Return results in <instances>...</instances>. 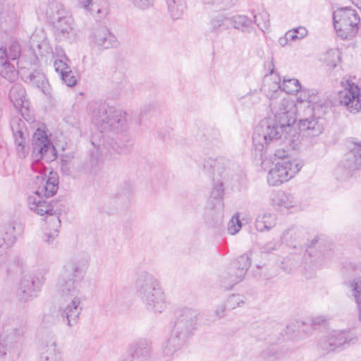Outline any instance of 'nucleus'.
<instances>
[{
	"label": "nucleus",
	"mask_w": 361,
	"mask_h": 361,
	"mask_svg": "<svg viewBox=\"0 0 361 361\" xmlns=\"http://www.w3.org/2000/svg\"><path fill=\"white\" fill-rule=\"evenodd\" d=\"M310 96L308 90H302L298 98V104L289 97L283 98L277 104L271 102L274 118L257 126L252 135L253 145L260 152V156L269 142L274 140H281L293 147L297 145L299 134L293 124L296 121L297 114H300L299 111Z\"/></svg>",
	"instance_id": "obj_1"
},
{
	"label": "nucleus",
	"mask_w": 361,
	"mask_h": 361,
	"mask_svg": "<svg viewBox=\"0 0 361 361\" xmlns=\"http://www.w3.org/2000/svg\"><path fill=\"white\" fill-rule=\"evenodd\" d=\"M32 169L36 175L33 177V183L36 190L27 198V205L30 210L39 215H52L53 207L45 201L43 197H49L54 195L58 190V178L56 173H49L46 179L43 173V166L40 161L46 159L51 161L56 159V153L54 146L48 137L44 129L37 128L32 137Z\"/></svg>",
	"instance_id": "obj_2"
},
{
	"label": "nucleus",
	"mask_w": 361,
	"mask_h": 361,
	"mask_svg": "<svg viewBox=\"0 0 361 361\" xmlns=\"http://www.w3.org/2000/svg\"><path fill=\"white\" fill-rule=\"evenodd\" d=\"M92 120L105 133L103 145L118 154L128 150L126 113L106 104L96 105L92 111Z\"/></svg>",
	"instance_id": "obj_3"
},
{
	"label": "nucleus",
	"mask_w": 361,
	"mask_h": 361,
	"mask_svg": "<svg viewBox=\"0 0 361 361\" xmlns=\"http://www.w3.org/2000/svg\"><path fill=\"white\" fill-rule=\"evenodd\" d=\"M197 312L192 309H184L177 313L174 324L167 338L161 346L165 357H171L182 349L197 326Z\"/></svg>",
	"instance_id": "obj_4"
},
{
	"label": "nucleus",
	"mask_w": 361,
	"mask_h": 361,
	"mask_svg": "<svg viewBox=\"0 0 361 361\" xmlns=\"http://www.w3.org/2000/svg\"><path fill=\"white\" fill-rule=\"evenodd\" d=\"M138 297L147 310L154 313H161L166 307L165 295L159 282L149 273L139 272L135 281Z\"/></svg>",
	"instance_id": "obj_5"
},
{
	"label": "nucleus",
	"mask_w": 361,
	"mask_h": 361,
	"mask_svg": "<svg viewBox=\"0 0 361 361\" xmlns=\"http://www.w3.org/2000/svg\"><path fill=\"white\" fill-rule=\"evenodd\" d=\"M87 264L88 260L82 257H73L65 262L56 283L59 295L79 291L77 284L83 279Z\"/></svg>",
	"instance_id": "obj_6"
},
{
	"label": "nucleus",
	"mask_w": 361,
	"mask_h": 361,
	"mask_svg": "<svg viewBox=\"0 0 361 361\" xmlns=\"http://www.w3.org/2000/svg\"><path fill=\"white\" fill-rule=\"evenodd\" d=\"M203 169L212 174V197L215 199L221 198L224 192V184L227 183L231 177L229 160L222 156L215 158L210 157L204 159Z\"/></svg>",
	"instance_id": "obj_7"
},
{
	"label": "nucleus",
	"mask_w": 361,
	"mask_h": 361,
	"mask_svg": "<svg viewBox=\"0 0 361 361\" xmlns=\"http://www.w3.org/2000/svg\"><path fill=\"white\" fill-rule=\"evenodd\" d=\"M358 338L350 329H331L321 336L317 343V350L326 355L336 350H343L355 344Z\"/></svg>",
	"instance_id": "obj_8"
},
{
	"label": "nucleus",
	"mask_w": 361,
	"mask_h": 361,
	"mask_svg": "<svg viewBox=\"0 0 361 361\" xmlns=\"http://www.w3.org/2000/svg\"><path fill=\"white\" fill-rule=\"evenodd\" d=\"M24 330L16 319H7L2 324L0 334V361H13L9 350L23 340Z\"/></svg>",
	"instance_id": "obj_9"
},
{
	"label": "nucleus",
	"mask_w": 361,
	"mask_h": 361,
	"mask_svg": "<svg viewBox=\"0 0 361 361\" xmlns=\"http://www.w3.org/2000/svg\"><path fill=\"white\" fill-rule=\"evenodd\" d=\"M334 26L337 35L341 39H351L358 31L360 17L350 8H340L333 14Z\"/></svg>",
	"instance_id": "obj_10"
},
{
	"label": "nucleus",
	"mask_w": 361,
	"mask_h": 361,
	"mask_svg": "<svg viewBox=\"0 0 361 361\" xmlns=\"http://www.w3.org/2000/svg\"><path fill=\"white\" fill-rule=\"evenodd\" d=\"M47 15L54 24L57 39L64 41L69 39L73 32V20L67 14L63 5L51 2L47 11Z\"/></svg>",
	"instance_id": "obj_11"
},
{
	"label": "nucleus",
	"mask_w": 361,
	"mask_h": 361,
	"mask_svg": "<svg viewBox=\"0 0 361 361\" xmlns=\"http://www.w3.org/2000/svg\"><path fill=\"white\" fill-rule=\"evenodd\" d=\"M301 168L302 165L297 160H279L269 171L267 182L269 185L279 186L293 178Z\"/></svg>",
	"instance_id": "obj_12"
},
{
	"label": "nucleus",
	"mask_w": 361,
	"mask_h": 361,
	"mask_svg": "<svg viewBox=\"0 0 361 361\" xmlns=\"http://www.w3.org/2000/svg\"><path fill=\"white\" fill-rule=\"evenodd\" d=\"M352 145L351 152L335 169L334 176L338 180L345 181L352 177L355 171H361V141H353Z\"/></svg>",
	"instance_id": "obj_13"
},
{
	"label": "nucleus",
	"mask_w": 361,
	"mask_h": 361,
	"mask_svg": "<svg viewBox=\"0 0 361 361\" xmlns=\"http://www.w3.org/2000/svg\"><path fill=\"white\" fill-rule=\"evenodd\" d=\"M45 281L44 276L39 272L23 276L16 288V297L21 302H25L37 296Z\"/></svg>",
	"instance_id": "obj_14"
},
{
	"label": "nucleus",
	"mask_w": 361,
	"mask_h": 361,
	"mask_svg": "<svg viewBox=\"0 0 361 361\" xmlns=\"http://www.w3.org/2000/svg\"><path fill=\"white\" fill-rule=\"evenodd\" d=\"M343 89L338 92V100L350 113L355 114L361 110L360 89L350 80L341 81Z\"/></svg>",
	"instance_id": "obj_15"
},
{
	"label": "nucleus",
	"mask_w": 361,
	"mask_h": 361,
	"mask_svg": "<svg viewBox=\"0 0 361 361\" xmlns=\"http://www.w3.org/2000/svg\"><path fill=\"white\" fill-rule=\"evenodd\" d=\"M313 102V98L310 96L308 101L304 103L305 114L307 117L300 118L298 123V129L307 137L318 136L324 130V118L316 117L313 114L314 111V108L312 105Z\"/></svg>",
	"instance_id": "obj_16"
},
{
	"label": "nucleus",
	"mask_w": 361,
	"mask_h": 361,
	"mask_svg": "<svg viewBox=\"0 0 361 361\" xmlns=\"http://www.w3.org/2000/svg\"><path fill=\"white\" fill-rule=\"evenodd\" d=\"M66 301V305L61 309V317L69 326L76 325L82 311V300L84 298L80 291L67 295H60Z\"/></svg>",
	"instance_id": "obj_17"
},
{
	"label": "nucleus",
	"mask_w": 361,
	"mask_h": 361,
	"mask_svg": "<svg viewBox=\"0 0 361 361\" xmlns=\"http://www.w3.org/2000/svg\"><path fill=\"white\" fill-rule=\"evenodd\" d=\"M88 44L92 50L103 51L116 46V39L106 26L99 25L90 31Z\"/></svg>",
	"instance_id": "obj_18"
},
{
	"label": "nucleus",
	"mask_w": 361,
	"mask_h": 361,
	"mask_svg": "<svg viewBox=\"0 0 361 361\" xmlns=\"http://www.w3.org/2000/svg\"><path fill=\"white\" fill-rule=\"evenodd\" d=\"M11 127L16 154L20 159H25L30 153V147L27 144V133L24 122L19 118H14L11 121Z\"/></svg>",
	"instance_id": "obj_19"
},
{
	"label": "nucleus",
	"mask_w": 361,
	"mask_h": 361,
	"mask_svg": "<svg viewBox=\"0 0 361 361\" xmlns=\"http://www.w3.org/2000/svg\"><path fill=\"white\" fill-rule=\"evenodd\" d=\"M38 361H63L61 350L54 334H47L42 338Z\"/></svg>",
	"instance_id": "obj_20"
},
{
	"label": "nucleus",
	"mask_w": 361,
	"mask_h": 361,
	"mask_svg": "<svg viewBox=\"0 0 361 361\" xmlns=\"http://www.w3.org/2000/svg\"><path fill=\"white\" fill-rule=\"evenodd\" d=\"M15 230L13 224L0 226V256L4 255V258L8 257V250L16 243Z\"/></svg>",
	"instance_id": "obj_21"
},
{
	"label": "nucleus",
	"mask_w": 361,
	"mask_h": 361,
	"mask_svg": "<svg viewBox=\"0 0 361 361\" xmlns=\"http://www.w3.org/2000/svg\"><path fill=\"white\" fill-rule=\"evenodd\" d=\"M151 351V342L147 339L136 341L128 348L133 361H149Z\"/></svg>",
	"instance_id": "obj_22"
},
{
	"label": "nucleus",
	"mask_w": 361,
	"mask_h": 361,
	"mask_svg": "<svg viewBox=\"0 0 361 361\" xmlns=\"http://www.w3.org/2000/svg\"><path fill=\"white\" fill-rule=\"evenodd\" d=\"M77 1L80 7L89 12L97 20L104 18L109 13V7L106 0Z\"/></svg>",
	"instance_id": "obj_23"
},
{
	"label": "nucleus",
	"mask_w": 361,
	"mask_h": 361,
	"mask_svg": "<svg viewBox=\"0 0 361 361\" xmlns=\"http://www.w3.org/2000/svg\"><path fill=\"white\" fill-rule=\"evenodd\" d=\"M262 90L270 100L279 98L283 92L280 77L271 72L270 75L264 78Z\"/></svg>",
	"instance_id": "obj_24"
},
{
	"label": "nucleus",
	"mask_w": 361,
	"mask_h": 361,
	"mask_svg": "<svg viewBox=\"0 0 361 361\" xmlns=\"http://www.w3.org/2000/svg\"><path fill=\"white\" fill-rule=\"evenodd\" d=\"M271 203L273 206L292 208L295 205L293 196L283 190L274 191L270 196Z\"/></svg>",
	"instance_id": "obj_25"
},
{
	"label": "nucleus",
	"mask_w": 361,
	"mask_h": 361,
	"mask_svg": "<svg viewBox=\"0 0 361 361\" xmlns=\"http://www.w3.org/2000/svg\"><path fill=\"white\" fill-rule=\"evenodd\" d=\"M243 279L235 272L234 267H228L219 276L220 286L224 289L231 288Z\"/></svg>",
	"instance_id": "obj_26"
},
{
	"label": "nucleus",
	"mask_w": 361,
	"mask_h": 361,
	"mask_svg": "<svg viewBox=\"0 0 361 361\" xmlns=\"http://www.w3.org/2000/svg\"><path fill=\"white\" fill-rule=\"evenodd\" d=\"M9 99L16 109L23 107L27 102V94L25 88L20 84H14L9 92Z\"/></svg>",
	"instance_id": "obj_27"
},
{
	"label": "nucleus",
	"mask_w": 361,
	"mask_h": 361,
	"mask_svg": "<svg viewBox=\"0 0 361 361\" xmlns=\"http://www.w3.org/2000/svg\"><path fill=\"white\" fill-rule=\"evenodd\" d=\"M21 53V47L18 42L12 41L7 46L0 47V59L16 62Z\"/></svg>",
	"instance_id": "obj_28"
},
{
	"label": "nucleus",
	"mask_w": 361,
	"mask_h": 361,
	"mask_svg": "<svg viewBox=\"0 0 361 361\" xmlns=\"http://www.w3.org/2000/svg\"><path fill=\"white\" fill-rule=\"evenodd\" d=\"M276 222V216L274 214L265 213L259 215L255 221V228L258 231H268L272 228Z\"/></svg>",
	"instance_id": "obj_29"
},
{
	"label": "nucleus",
	"mask_w": 361,
	"mask_h": 361,
	"mask_svg": "<svg viewBox=\"0 0 361 361\" xmlns=\"http://www.w3.org/2000/svg\"><path fill=\"white\" fill-rule=\"evenodd\" d=\"M18 62H13L7 59H0V74L5 79L13 81L18 76V71L16 68Z\"/></svg>",
	"instance_id": "obj_30"
},
{
	"label": "nucleus",
	"mask_w": 361,
	"mask_h": 361,
	"mask_svg": "<svg viewBox=\"0 0 361 361\" xmlns=\"http://www.w3.org/2000/svg\"><path fill=\"white\" fill-rule=\"evenodd\" d=\"M25 81L46 93L48 91V85L45 75L39 71L30 73L25 78Z\"/></svg>",
	"instance_id": "obj_31"
},
{
	"label": "nucleus",
	"mask_w": 361,
	"mask_h": 361,
	"mask_svg": "<svg viewBox=\"0 0 361 361\" xmlns=\"http://www.w3.org/2000/svg\"><path fill=\"white\" fill-rule=\"evenodd\" d=\"M250 264V256L248 253H245L238 257L228 267H234L235 272L243 279Z\"/></svg>",
	"instance_id": "obj_32"
},
{
	"label": "nucleus",
	"mask_w": 361,
	"mask_h": 361,
	"mask_svg": "<svg viewBox=\"0 0 361 361\" xmlns=\"http://www.w3.org/2000/svg\"><path fill=\"white\" fill-rule=\"evenodd\" d=\"M302 238L301 231L296 227H291L283 231L281 235V241L289 247H296L297 243Z\"/></svg>",
	"instance_id": "obj_33"
},
{
	"label": "nucleus",
	"mask_w": 361,
	"mask_h": 361,
	"mask_svg": "<svg viewBox=\"0 0 361 361\" xmlns=\"http://www.w3.org/2000/svg\"><path fill=\"white\" fill-rule=\"evenodd\" d=\"M230 26L243 32H250L252 29V20L246 16H234L230 18Z\"/></svg>",
	"instance_id": "obj_34"
},
{
	"label": "nucleus",
	"mask_w": 361,
	"mask_h": 361,
	"mask_svg": "<svg viewBox=\"0 0 361 361\" xmlns=\"http://www.w3.org/2000/svg\"><path fill=\"white\" fill-rule=\"evenodd\" d=\"M235 0H200L204 8L211 11L226 10L234 5Z\"/></svg>",
	"instance_id": "obj_35"
},
{
	"label": "nucleus",
	"mask_w": 361,
	"mask_h": 361,
	"mask_svg": "<svg viewBox=\"0 0 361 361\" xmlns=\"http://www.w3.org/2000/svg\"><path fill=\"white\" fill-rule=\"evenodd\" d=\"M209 25L212 32L219 34L230 27V18L219 14L211 18Z\"/></svg>",
	"instance_id": "obj_36"
},
{
	"label": "nucleus",
	"mask_w": 361,
	"mask_h": 361,
	"mask_svg": "<svg viewBox=\"0 0 361 361\" xmlns=\"http://www.w3.org/2000/svg\"><path fill=\"white\" fill-rule=\"evenodd\" d=\"M166 1L169 12L172 18L180 19L186 10V0H166Z\"/></svg>",
	"instance_id": "obj_37"
},
{
	"label": "nucleus",
	"mask_w": 361,
	"mask_h": 361,
	"mask_svg": "<svg viewBox=\"0 0 361 361\" xmlns=\"http://www.w3.org/2000/svg\"><path fill=\"white\" fill-rule=\"evenodd\" d=\"M259 101V98L257 95L250 92L247 93L238 99L237 103L235 104L236 111H238L245 109H250L255 104L258 103Z\"/></svg>",
	"instance_id": "obj_38"
},
{
	"label": "nucleus",
	"mask_w": 361,
	"mask_h": 361,
	"mask_svg": "<svg viewBox=\"0 0 361 361\" xmlns=\"http://www.w3.org/2000/svg\"><path fill=\"white\" fill-rule=\"evenodd\" d=\"M348 286L351 290L352 295L357 305L360 314V320H361V278H355L348 283Z\"/></svg>",
	"instance_id": "obj_39"
},
{
	"label": "nucleus",
	"mask_w": 361,
	"mask_h": 361,
	"mask_svg": "<svg viewBox=\"0 0 361 361\" xmlns=\"http://www.w3.org/2000/svg\"><path fill=\"white\" fill-rule=\"evenodd\" d=\"M321 60L329 69H333L340 61V52L338 49H329L323 54Z\"/></svg>",
	"instance_id": "obj_40"
},
{
	"label": "nucleus",
	"mask_w": 361,
	"mask_h": 361,
	"mask_svg": "<svg viewBox=\"0 0 361 361\" xmlns=\"http://www.w3.org/2000/svg\"><path fill=\"white\" fill-rule=\"evenodd\" d=\"M282 89L283 92L288 94H294L301 90V85L296 78H284Z\"/></svg>",
	"instance_id": "obj_41"
},
{
	"label": "nucleus",
	"mask_w": 361,
	"mask_h": 361,
	"mask_svg": "<svg viewBox=\"0 0 361 361\" xmlns=\"http://www.w3.org/2000/svg\"><path fill=\"white\" fill-rule=\"evenodd\" d=\"M241 228L242 222L240 220L239 214L236 213L231 217L228 224V233L231 235H235L241 229Z\"/></svg>",
	"instance_id": "obj_42"
},
{
	"label": "nucleus",
	"mask_w": 361,
	"mask_h": 361,
	"mask_svg": "<svg viewBox=\"0 0 361 361\" xmlns=\"http://www.w3.org/2000/svg\"><path fill=\"white\" fill-rule=\"evenodd\" d=\"M57 322V315L54 312H49L43 314L41 326L47 328L54 325Z\"/></svg>",
	"instance_id": "obj_43"
},
{
	"label": "nucleus",
	"mask_w": 361,
	"mask_h": 361,
	"mask_svg": "<svg viewBox=\"0 0 361 361\" xmlns=\"http://www.w3.org/2000/svg\"><path fill=\"white\" fill-rule=\"evenodd\" d=\"M137 9L141 11L148 10L153 7L154 0H128Z\"/></svg>",
	"instance_id": "obj_44"
},
{
	"label": "nucleus",
	"mask_w": 361,
	"mask_h": 361,
	"mask_svg": "<svg viewBox=\"0 0 361 361\" xmlns=\"http://www.w3.org/2000/svg\"><path fill=\"white\" fill-rule=\"evenodd\" d=\"M255 23L261 30L264 27H267V23L269 22V14L267 12H261L257 15L254 16Z\"/></svg>",
	"instance_id": "obj_45"
},
{
	"label": "nucleus",
	"mask_w": 361,
	"mask_h": 361,
	"mask_svg": "<svg viewBox=\"0 0 361 361\" xmlns=\"http://www.w3.org/2000/svg\"><path fill=\"white\" fill-rule=\"evenodd\" d=\"M61 78L68 87L74 86L77 82L74 73L69 69L61 75Z\"/></svg>",
	"instance_id": "obj_46"
},
{
	"label": "nucleus",
	"mask_w": 361,
	"mask_h": 361,
	"mask_svg": "<svg viewBox=\"0 0 361 361\" xmlns=\"http://www.w3.org/2000/svg\"><path fill=\"white\" fill-rule=\"evenodd\" d=\"M241 303H243L242 297L239 295H232L230 296L226 303L228 309H235L238 307Z\"/></svg>",
	"instance_id": "obj_47"
},
{
	"label": "nucleus",
	"mask_w": 361,
	"mask_h": 361,
	"mask_svg": "<svg viewBox=\"0 0 361 361\" xmlns=\"http://www.w3.org/2000/svg\"><path fill=\"white\" fill-rule=\"evenodd\" d=\"M59 231L57 229H54L49 232H45L42 236L44 242L48 245H52L56 238L58 237Z\"/></svg>",
	"instance_id": "obj_48"
},
{
	"label": "nucleus",
	"mask_w": 361,
	"mask_h": 361,
	"mask_svg": "<svg viewBox=\"0 0 361 361\" xmlns=\"http://www.w3.org/2000/svg\"><path fill=\"white\" fill-rule=\"evenodd\" d=\"M54 66L55 71L60 73V75L69 69V67L63 60H56Z\"/></svg>",
	"instance_id": "obj_49"
},
{
	"label": "nucleus",
	"mask_w": 361,
	"mask_h": 361,
	"mask_svg": "<svg viewBox=\"0 0 361 361\" xmlns=\"http://www.w3.org/2000/svg\"><path fill=\"white\" fill-rule=\"evenodd\" d=\"M226 309H228V307L224 303L216 306L214 310L215 317L218 319L223 318L226 315Z\"/></svg>",
	"instance_id": "obj_50"
},
{
	"label": "nucleus",
	"mask_w": 361,
	"mask_h": 361,
	"mask_svg": "<svg viewBox=\"0 0 361 361\" xmlns=\"http://www.w3.org/2000/svg\"><path fill=\"white\" fill-rule=\"evenodd\" d=\"M294 32L296 33V35L298 36V39L300 40L305 38L308 33L307 28L304 26H299L293 28Z\"/></svg>",
	"instance_id": "obj_51"
},
{
	"label": "nucleus",
	"mask_w": 361,
	"mask_h": 361,
	"mask_svg": "<svg viewBox=\"0 0 361 361\" xmlns=\"http://www.w3.org/2000/svg\"><path fill=\"white\" fill-rule=\"evenodd\" d=\"M327 317L324 315H317L312 319V325L315 326H319L324 323H325L327 321Z\"/></svg>",
	"instance_id": "obj_52"
},
{
	"label": "nucleus",
	"mask_w": 361,
	"mask_h": 361,
	"mask_svg": "<svg viewBox=\"0 0 361 361\" xmlns=\"http://www.w3.org/2000/svg\"><path fill=\"white\" fill-rule=\"evenodd\" d=\"M279 245L275 242H269L267 243L262 248L263 252H271L272 251L276 250L278 249Z\"/></svg>",
	"instance_id": "obj_53"
},
{
	"label": "nucleus",
	"mask_w": 361,
	"mask_h": 361,
	"mask_svg": "<svg viewBox=\"0 0 361 361\" xmlns=\"http://www.w3.org/2000/svg\"><path fill=\"white\" fill-rule=\"evenodd\" d=\"M334 252L331 248H327L321 252V255L324 262H328L333 256Z\"/></svg>",
	"instance_id": "obj_54"
},
{
	"label": "nucleus",
	"mask_w": 361,
	"mask_h": 361,
	"mask_svg": "<svg viewBox=\"0 0 361 361\" xmlns=\"http://www.w3.org/2000/svg\"><path fill=\"white\" fill-rule=\"evenodd\" d=\"M287 155H288L287 152L282 149H277L274 153V157L276 158L279 159V160L288 159L286 158Z\"/></svg>",
	"instance_id": "obj_55"
},
{
	"label": "nucleus",
	"mask_w": 361,
	"mask_h": 361,
	"mask_svg": "<svg viewBox=\"0 0 361 361\" xmlns=\"http://www.w3.org/2000/svg\"><path fill=\"white\" fill-rule=\"evenodd\" d=\"M286 33L287 37L288 38L290 44L293 42L300 40L298 39V36L296 35V33L294 32L293 29L289 30Z\"/></svg>",
	"instance_id": "obj_56"
},
{
	"label": "nucleus",
	"mask_w": 361,
	"mask_h": 361,
	"mask_svg": "<svg viewBox=\"0 0 361 361\" xmlns=\"http://www.w3.org/2000/svg\"><path fill=\"white\" fill-rule=\"evenodd\" d=\"M289 259L287 258H283L282 259H277V263L279 264L280 267L283 269L284 271H289L290 268L287 265V262Z\"/></svg>",
	"instance_id": "obj_57"
},
{
	"label": "nucleus",
	"mask_w": 361,
	"mask_h": 361,
	"mask_svg": "<svg viewBox=\"0 0 361 361\" xmlns=\"http://www.w3.org/2000/svg\"><path fill=\"white\" fill-rule=\"evenodd\" d=\"M278 42H279V45L283 47L290 44V42L288 38L287 37L286 33H285V35L283 36L280 37L279 38Z\"/></svg>",
	"instance_id": "obj_58"
},
{
	"label": "nucleus",
	"mask_w": 361,
	"mask_h": 361,
	"mask_svg": "<svg viewBox=\"0 0 361 361\" xmlns=\"http://www.w3.org/2000/svg\"><path fill=\"white\" fill-rule=\"evenodd\" d=\"M131 193H132V190H131V188L129 186L126 192L124 193V195H126L128 197L131 195Z\"/></svg>",
	"instance_id": "obj_59"
},
{
	"label": "nucleus",
	"mask_w": 361,
	"mask_h": 361,
	"mask_svg": "<svg viewBox=\"0 0 361 361\" xmlns=\"http://www.w3.org/2000/svg\"><path fill=\"white\" fill-rule=\"evenodd\" d=\"M118 361H133V360L129 357H124L121 358Z\"/></svg>",
	"instance_id": "obj_60"
},
{
	"label": "nucleus",
	"mask_w": 361,
	"mask_h": 361,
	"mask_svg": "<svg viewBox=\"0 0 361 361\" xmlns=\"http://www.w3.org/2000/svg\"><path fill=\"white\" fill-rule=\"evenodd\" d=\"M42 46H46V47H47L45 42H43V43H42V44H37V47H38V48H39V49H41Z\"/></svg>",
	"instance_id": "obj_61"
},
{
	"label": "nucleus",
	"mask_w": 361,
	"mask_h": 361,
	"mask_svg": "<svg viewBox=\"0 0 361 361\" xmlns=\"http://www.w3.org/2000/svg\"><path fill=\"white\" fill-rule=\"evenodd\" d=\"M92 144L94 146H97V147H99L100 144H96L94 140L92 141Z\"/></svg>",
	"instance_id": "obj_62"
},
{
	"label": "nucleus",
	"mask_w": 361,
	"mask_h": 361,
	"mask_svg": "<svg viewBox=\"0 0 361 361\" xmlns=\"http://www.w3.org/2000/svg\"><path fill=\"white\" fill-rule=\"evenodd\" d=\"M54 219L59 223L60 224V220H59V217H54Z\"/></svg>",
	"instance_id": "obj_63"
},
{
	"label": "nucleus",
	"mask_w": 361,
	"mask_h": 361,
	"mask_svg": "<svg viewBox=\"0 0 361 361\" xmlns=\"http://www.w3.org/2000/svg\"><path fill=\"white\" fill-rule=\"evenodd\" d=\"M233 276H235V272L231 275V277H233Z\"/></svg>",
	"instance_id": "obj_64"
}]
</instances>
